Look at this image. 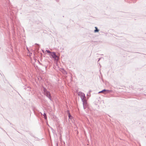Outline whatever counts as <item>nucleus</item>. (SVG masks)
<instances>
[{"label": "nucleus", "mask_w": 146, "mask_h": 146, "mask_svg": "<svg viewBox=\"0 0 146 146\" xmlns=\"http://www.w3.org/2000/svg\"><path fill=\"white\" fill-rule=\"evenodd\" d=\"M44 95L46 96L50 100H52L50 92L47 90L45 88H44Z\"/></svg>", "instance_id": "1"}, {"label": "nucleus", "mask_w": 146, "mask_h": 146, "mask_svg": "<svg viewBox=\"0 0 146 146\" xmlns=\"http://www.w3.org/2000/svg\"><path fill=\"white\" fill-rule=\"evenodd\" d=\"M78 95L80 96L82 101L86 100V97L84 94V93H83L81 92H79L78 93Z\"/></svg>", "instance_id": "2"}, {"label": "nucleus", "mask_w": 146, "mask_h": 146, "mask_svg": "<svg viewBox=\"0 0 146 146\" xmlns=\"http://www.w3.org/2000/svg\"><path fill=\"white\" fill-rule=\"evenodd\" d=\"M112 91L111 90H108L104 89L102 91H100L99 92V93H103L104 94H106L107 93H109L111 92Z\"/></svg>", "instance_id": "3"}, {"label": "nucleus", "mask_w": 146, "mask_h": 146, "mask_svg": "<svg viewBox=\"0 0 146 146\" xmlns=\"http://www.w3.org/2000/svg\"><path fill=\"white\" fill-rule=\"evenodd\" d=\"M50 55L52 56V57L54 58L55 60H57V59L58 58L57 56L56 55L55 53L54 52H53L51 53L50 54Z\"/></svg>", "instance_id": "4"}, {"label": "nucleus", "mask_w": 146, "mask_h": 146, "mask_svg": "<svg viewBox=\"0 0 146 146\" xmlns=\"http://www.w3.org/2000/svg\"><path fill=\"white\" fill-rule=\"evenodd\" d=\"M83 102V106L84 109H85V106L87 104V102L86 100H84L83 101H82Z\"/></svg>", "instance_id": "5"}, {"label": "nucleus", "mask_w": 146, "mask_h": 146, "mask_svg": "<svg viewBox=\"0 0 146 146\" xmlns=\"http://www.w3.org/2000/svg\"><path fill=\"white\" fill-rule=\"evenodd\" d=\"M68 116L69 117V118L70 119H71L72 118V117L71 116V115L70 113L68 111Z\"/></svg>", "instance_id": "6"}, {"label": "nucleus", "mask_w": 146, "mask_h": 146, "mask_svg": "<svg viewBox=\"0 0 146 146\" xmlns=\"http://www.w3.org/2000/svg\"><path fill=\"white\" fill-rule=\"evenodd\" d=\"M95 28L96 29L94 31V32L95 33L98 32L99 31V30L98 29L97 27H95Z\"/></svg>", "instance_id": "7"}, {"label": "nucleus", "mask_w": 146, "mask_h": 146, "mask_svg": "<svg viewBox=\"0 0 146 146\" xmlns=\"http://www.w3.org/2000/svg\"><path fill=\"white\" fill-rule=\"evenodd\" d=\"M43 115L44 116V118L45 119H47V117H46V114L45 113H44V114Z\"/></svg>", "instance_id": "8"}, {"label": "nucleus", "mask_w": 146, "mask_h": 146, "mask_svg": "<svg viewBox=\"0 0 146 146\" xmlns=\"http://www.w3.org/2000/svg\"><path fill=\"white\" fill-rule=\"evenodd\" d=\"M46 51L48 53H50V54H51V53H52V52H51L48 50H46Z\"/></svg>", "instance_id": "9"}, {"label": "nucleus", "mask_w": 146, "mask_h": 146, "mask_svg": "<svg viewBox=\"0 0 146 146\" xmlns=\"http://www.w3.org/2000/svg\"><path fill=\"white\" fill-rule=\"evenodd\" d=\"M64 73L66 74V72L65 70H64Z\"/></svg>", "instance_id": "10"}, {"label": "nucleus", "mask_w": 146, "mask_h": 146, "mask_svg": "<svg viewBox=\"0 0 146 146\" xmlns=\"http://www.w3.org/2000/svg\"><path fill=\"white\" fill-rule=\"evenodd\" d=\"M100 58L99 59V60H98V62L99 61H100Z\"/></svg>", "instance_id": "11"}, {"label": "nucleus", "mask_w": 146, "mask_h": 146, "mask_svg": "<svg viewBox=\"0 0 146 146\" xmlns=\"http://www.w3.org/2000/svg\"><path fill=\"white\" fill-rule=\"evenodd\" d=\"M56 1H58V0H56Z\"/></svg>", "instance_id": "12"}]
</instances>
